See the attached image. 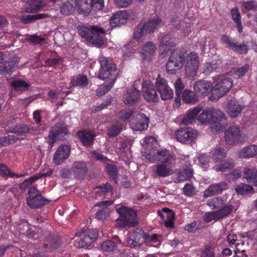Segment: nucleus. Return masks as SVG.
Segmentation results:
<instances>
[{"instance_id": "dca6fc26", "label": "nucleus", "mask_w": 257, "mask_h": 257, "mask_svg": "<svg viewBox=\"0 0 257 257\" xmlns=\"http://www.w3.org/2000/svg\"><path fill=\"white\" fill-rule=\"evenodd\" d=\"M225 140L227 144L231 145L236 141L244 139L246 137H242V134L240 133L239 127L236 126H232L228 128L224 132Z\"/></svg>"}, {"instance_id": "473e14b6", "label": "nucleus", "mask_w": 257, "mask_h": 257, "mask_svg": "<svg viewBox=\"0 0 257 257\" xmlns=\"http://www.w3.org/2000/svg\"><path fill=\"white\" fill-rule=\"evenodd\" d=\"M192 176L193 170L191 168H183L177 173V177L175 179V182L179 183L186 181L191 178Z\"/></svg>"}, {"instance_id": "49530a36", "label": "nucleus", "mask_w": 257, "mask_h": 257, "mask_svg": "<svg viewBox=\"0 0 257 257\" xmlns=\"http://www.w3.org/2000/svg\"><path fill=\"white\" fill-rule=\"evenodd\" d=\"M93 28L94 26L88 28L84 26H79L77 29L79 35L89 41L94 32Z\"/></svg>"}, {"instance_id": "1a4fd4ad", "label": "nucleus", "mask_w": 257, "mask_h": 257, "mask_svg": "<svg viewBox=\"0 0 257 257\" xmlns=\"http://www.w3.org/2000/svg\"><path fill=\"white\" fill-rule=\"evenodd\" d=\"M49 200L43 197L38 190L35 187H31L28 192L27 198V205L31 208H38L48 204Z\"/></svg>"}, {"instance_id": "f704fd0d", "label": "nucleus", "mask_w": 257, "mask_h": 257, "mask_svg": "<svg viewBox=\"0 0 257 257\" xmlns=\"http://www.w3.org/2000/svg\"><path fill=\"white\" fill-rule=\"evenodd\" d=\"M87 76L84 74H78L72 78L71 84L74 87H84L88 84Z\"/></svg>"}, {"instance_id": "39448f33", "label": "nucleus", "mask_w": 257, "mask_h": 257, "mask_svg": "<svg viewBox=\"0 0 257 257\" xmlns=\"http://www.w3.org/2000/svg\"><path fill=\"white\" fill-rule=\"evenodd\" d=\"M75 236H78L76 240L78 244V247H87L94 242L97 238L98 230L96 229L83 228L81 232L76 234Z\"/></svg>"}, {"instance_id": "a18cd8bd", "label": "nucleus", "mask_w": 257, "mask_h": 257, "mask_svg": "<svg viewBox=\"0 0 257 257\" xmlns=\"http://www.w3.org/2000/svg\"><path fill=\"white\" fill-rule=\"evenodd\" d=\"M235 190L237 194L241 195L254 193L252 186L245 183L240 184L235 188Z\"/></svg>"}, {"instance_id": "393cba45", "label": "nucleus", "mask_w": 257, "mask_h": 257, "mask_svg": "<svg viewBox=\"0 0 257 257\" xmlns=\"http://www.w3.org/2000/svg\"><path fill=\"white\" fill-rule=\"evenodd\" d=\"M77 136L83 145L87 146L91 145L95 136V133L89 130H83L77 133Z\"/></svg>"}, {"instance_id": "79ce46f5", "label": "nucleus", "mask_w": 257, "mask_h": 257, "mask_svg": "<svg viewBox=\"0 0 257 257\" xmlns=\"http://www.w3.org/2000/svg\"><path fill=\"white\" fill-rule=\"evenodd\" d=\"M47 175V173L43 174H37L25 180L20 185V189L22 191H25L31 185H32L36 180L42 177V176H46Z\"/></svg>"}, {"instance_id": "ddd939ff", "label": "nucleus", "mask_w": 257, "mask_h": 257, "mask_svg": "<svg viewBox=\"0 0 257 257\" xmlns=\"http://www.w3.org/2000/svg\"><path fill=\"white\" fill-rule=\"evenodd\" d=\"M143 95L144 98L153 102L159 101V98L157 94L154 84L151 81L144 80L142 84Z\"/></svg>"}, {"instance_id": "3c124183", "label": "nucleus", "mask_w": 257, "mask_h": 257, "mask_svg": "<svg viewBox=\"0 0 257 257\" xmlns=\"http://www.w3.org/2000/svg\"><path fill=\"white\" fill-rule=\"evenodd\" d=\"M11 85L17 91L24 90L29 87V85L23 80H15L12 82Z\"/></svg>"}, {"instance_id": "864d4df0", "label": "nucleus", "mask_w": 257, "mask_h": 257, "mask_svg": "<svg viewBox=\"0 0 257 257\" xmlns=\"http://www.w3.org/2000/svg\"><path fill=\"white\" fill-rule=\"evenodd\" d=\"M74 11L73 6L69 3H65L60 7V12L62 15L65 16L70 15Z\"/></svg>"}, {"instance_id": "bf43d9fd", "label": "nucleus", "mask_w": 257, "mask_h": 257, "mask_svg": "<svg viewBox=\"0 0 257 257\" xmlns=\"http://www.w3.org/2000/svg\"><path fill=\"white\" fill-rule=\"evenodd\" d=\"M92 10L94 11L102 10L104 7L103 0H90Z\"/></svg>"}, {"instance_id": "4468645a", "label": "nucleus", "mask_w": 257, "mask_h": 257, "mask_svg": "<svg viewBox=\"0 0 257 257\" xmlns=\"http://www.w3.org/2000/svg\"><path fill=\"white\" fill-rule=\"evenodd\" d=\"M149 119L144 114H138L130 122L131 128L135 131H142L148 127Z\"/></svg>"}, {"instance_id": "680f3d73", "label": "nucleus", "mask_w": 257, "mask_h": 257, "mask_svg": "<svg viewBox=\"0 0 257 257\" xmlns=\"http://www.w3.org/2000/svg\"><path fill=\"white\" fill-rule=\"evenodd\" d=\"M34 6L31 7V8H28L26 10V12L28 13H36L37 12L45 6V4L42 3V1H41L40 3H35Z\"/></svg>"}, {"instance_id": "052dcab7", "label": "nucleus", "mask_w": 257, "mask_h": 257, "mask_svg": "<svg viewBox=\"0 0 257 257\" xmlns=\"http://www.w3.org/2000/svg\"><path fill=\"white\" fill-rule=\"evenodd\" d=\"M204 220L206 222H209L213 220L219 219L216 211L206 213L204 216Z\"/></svg>"}, {"instance_id": "f257e3e1", "label": "nucleus", "mask_w": 257, "mask_h": 257, "mask_svg": "<svg viewBox=\"0 0 257 257\" xmlns=\"http://www.w3.org/2000/svg\"><path fill=\"white\" fill-rule=\"evenodd\" d=\"M198 120L203 124H209L212 132L221 131L227 124V117L221 110L214 107L205 109L198 115Z\"/></svg>"}, {"instance_id": "ea45409f", "label": "nucleus", "mask_w": 257, "mask_h": 257, "mask_svg": "<svg viewBox=\"0 0 257 257\" xmlns=\"http://www.w3.org/2000/svg\"><path fill=\"white\" fill-rule=\"evenodd\" d=\"M17 67L18 65L16 62H14L12 61L6 62L2 66H0V71L2 74L10 75Z\"/></svg>"}, {"instance_id": "f8f14e48", "label": "nucleus", "mask_w": 257, "mask_h": 257, "mask_svg": "<svg viewBox=\"0 0 257 257\" xmlns=\"http://www.w3.org/2000/svg\"><path fill=\"white\" fill-rule=\"evenodd\" d=\"M198 133L190 128H185L177 131L175 136L178 141L182 143H191L196 138Z\"/></svg>"}, {"instance_id": "de8ad7c7", "label": "nucleus", "mask_w": 257, "mask_h": 257, "mask_svg": "<svg viewBox=\"0 0 257 257\" xmlns=\"http://www.w3.org/2000/svg\"><path fill=\"white\" fill-rule=\"evenodd\" d=\"M225 203V201L222 198L217 197L209 199L207 202V205L211 209H218L222 207Z\"/></svg>"}, {"instance_id": "aec40b11", "label": "nucleus", "mask_w": 257, "mask_h": 257, "mask_svg": "<svg viewBox=\"0 0 257 257\" xmlns=\"http://www.w3.org/2000/svg\"><path fill=\"white\" fill-rule=\"evenodd\" d=\"M93 29L94 32L89 42L100 47L105 44V40L103 35L105 34V31L104 29L98 26H94Z\"/></svg>"}, {"instance_id": "e2e57ef3", "label": "nucleus", "mask_w": 257, "mask_h": 257, "mask_svg": "<svg viewBox=\"0 0 257 257\" xmlns=\"http://www.w3.org/2000/svg\"><path fill=\"white\" fill-rule=\"evenodd\" d=\"M106 169L112 177L115 178L117 174V169L116 166L112 164H108L106 166Z\"/></svg>"}, {"instance_id": "2eb2a0df", "label": "nucleus", "mask_w": 257, "mask_h": 257, "mask_svg": "<svg viewBox=\"0 0 257 257\" xmlns=\"http://www.w3.org/2000/svg\"><path fill=\"white\" fill-rule=\"evenodd\" d=\"M71 147L69 145L62 144L55 152L53 161L56 165L61 164L70 156Z\"/></svg>"}, {"instance_id": "a211bd4d", "label": "nucleus", "mask_w": 257, "mask_h": 257, "mask_svg": "<svg viewBox=\"0 0 257 257\" xmlns=\"http://www.w3.org/2000/svg\"><path fill=\"white\" fill-rule=\"evenodd\" d=\"M67 133L68 130L65 127H62L61 123L56 124L50 130L48 136L49 144H53L57 139H60Z\"/></svg>"}, {"instance_id": "c85d7f7f", "label": "nucleus", "mask_w": 257, "mask_h": 257, "mask_svg": "<svg viewBox=\"0 0 257 257\" xmlns=\"http://www.w3.org/2000/svg\"><path fill=\"white\" fill-rule=\"evenodd\" d=\"M141 97V91L135 87L128 89L124 103L127 105H132L137 102Z\"/></svg>"}, {"instance_id": "09e8293b", "label": "nucleus", "mask_w": 257, "mask_h": 257, "mask_svg": "<svg viewBox=\"0 0 257 257\" xmlns=\"http://www.w3.org/2000/svg\"><path fill=\"white\" fill-rule=\"evenodd\" d=\"M122 128V125L120 122L111 125L108 129L107 135L109 137H114L120 134Z\"/></svg>"}, {"instance_id": "603ef678", "label": "nucleus", "mask_w": 257, "mask_h": 257, "mask_svg": "<svg viewBox=\"0 0 257 257\" xmlns=\"http://www.w3.org/2000/svg\"><path fill=\"white\" fill-rule=\"evenodd\" d=\"M220 208V209L216 211L219 219L229 214L233 209V206L231 205H227L225 206H223Z\"/></svg>"}, {"instance_id": "4c0bfd02", "label": "nucleus", "mask_w": 257, "mask_h": 257, "mask_svg": "<svg viewBox=\"0 0 257 257\" xmlns=\"http://www.w3.org/2000/svg\"><path fill=\"white\" fill-rule=\"evenodd\" d=\"M183 101L187 103L194 104L198 100L196 93L190 90L185 89L182 95Z\"/></svg>"}, {"instance_id": "a878e982", "label": "nucleus", "mask_w": 257, "mask_h": 257, "mask_svg": "<svg viewBox=\"0 0 257 257\" xmlns=\"http://www.w3.org/2000/svg\"><path fill=\"white\" fill-rule=\"evenodd\" d=\"M127 15L125 11H119L111 17L109 24L112 27H118L126 22Z\"/></svg>"}, {"instance_id": "c03bdc74", "label": "nucleus", "mask_w": 257, "mask_h": 257, "mask_svg": "<svg viewBox=\"0 0 257 257\" xmlns=\"http://www.w3.org/2000/svg\"><path fill=\"white\" fill-rule=\"evenodd\" d=\"M97 189L98 190L96 193L98 196L103 197L107 195L112 196L113 194V188L109 183H106L103 186H98Z\"/></svg>"}, {"instance_id": "423d86ee", "label": "nucleus", "mask_w": 257, "mask_h": 257, "mask_svg": "<svg viewBox=\"0 0 257 257\" xmlns=\"http://www.w3.org/2000/svg\"><path fill=\"white\" fill-rule=\"evenodd\" d=\"M233 84V80L230 78H225L219 80L212 88V96L210 99H218L222 97L231 88Z\"/></svg>"}, {"instance_id": "774afa93", "label": "nucleus", "mask_w": 257, "mask_h": 257, "mask_svg": "<svg viewBox=\"0 0 257 257\" xmlns=\"http://www.w3.org/2000/svg\"><path fill=\"white\" fill-rule=\"evenodd\" d=\"M249 66L245 65L240 68H238L234 70V73L238 77L243 76L245 73L248 70Z\"/></svg>"}, {"instance_id": "6ab92c4d", "label": "nucleus", "mask_w": 257, "mask_h": 257, "mask_svg": "<svg viewBox=\"0 0 257 257\" xmlns=\"http://www.w3.org/2000/svg\"><path fill=\"white\" fill-rule=\"evenodd\" d=\"M212 84L205 80H200L195 83L194 91L197 96H206L211 91Z\"/></svg>"}, {"instance_id": "c9c22d12", "label": "nucleus", "mask_w": 257, "mask_h": 257, "mask_svg": "<svg viewBox=\"0 0 257 257\" xmlns=\"http://www.w3.org/2000/svg\"><path fill=\"white\" fill-rule=\"evenodd\" d=\"M202 109V107L199 105L189 109L187 112L186 117L183 120V123L186 125L192 123Z\"/></svg>"}, {"instance_id": "58836bf2", "label": "nucleus", "mask_w": 257, "mask_h": 257, "mask_svg": "<svg viewBox=\"0 0 257 257\" xmlns=\"http://www.w3.org/2000/svg\"><path fill=\"white\" fill-rule=\"evenodd\" d=\"M219 165H216L212 169L216 172H225L233 168L234 163L232 159H227L225 161L220 162Z\"/></svg>"}, {"instance_id": "13d9d810", "label": "nucleus", "mask_w": 257, "mask_h": 257, "mask_svg": "<svg viewBox=\"0 0 257 257\" xmlns=\"http://www.w3.org/2000/svg\"><path fill=\"white\" fill-rule=\"evenodd\" d=\"M198 160L199 162L198 165L203 168L205 170L208 169V163L210 161L209 156L205 154L202 155L198 157Z\"/></svg>"}, {"instance_id": "412c9836", "label": "nucleus", "mask_w": 257, "mask_h": 257, "mask_svg": "<svg viewBox=\"0 0 257 257\" xmlns=\"http://www.w3.org/2000/svg\"><path fill=\"white\" fill-rule=\"evenodd\" d=\"M143 230L141 228H136L130 233L126 237L127 243L131 246H139L143 244Z\"/></svg>"}, {"instance_id": "f3484780", "label": "nucleus", "mask_w": 257, "mask_h": 257, "mask_svg": "<svg viewBox=\"0 0 257 257\" xmlns=\"http://www.w3.org/2000/svg\"><path fill=\"white\" fill-rule=\"evenodd\" d=\"M229 116L235 118L241 113L243 106L234 98L226 101L224 107Z\"/></svg>"}, {"instance_id": "0eeeda50", "label": "nucleus", "mask_w": 257, "mask_h": 257, "mask_svg": "<svg viewBox=\"0 0 257 257\" xmlns=\"http://www.w3.org/2000/svg\"><path fill=\"white\" fill-rule=\"evenodd\" d=\"M199 66V61L197 54L190 52L186 58L185 66L186 76L189 79H193L197 75Z\"/></svg>"}, {"instance_id": "9b49d317", "label": "nucleus", "mask_w": 257, "mask_h": 257, "mask_svg": "<svg viewBox=\"0 0 257 257\" xmlns=\"http://www.w3.org/2000/svg\"><path fill=\"white\" fill-rule=\"evenodd\" d=\"M175 160L172 153L165 149H162V177L169 176L173 173Z\"/></svg>"}, {"instance_id": "72a5a7b5", "label": "nucleus", "mask_w": 257, "mask_h": 257, "mask_svg": "<svg viewBox=\"0 0 257 257\" xmlns=\"http://www.w3.org/2000/svg\"><path fill=\"white\" fill-rule=\"evenodd\" d=\"M243 177L248 183H252L254 185L257 178V170L253 167L246 166L244 168Z\"/></svg>"}, {"instance_id": "6e6d98bb", "label": "nucleus", "mask_w": 257, "mask_h": 257, "mask_svg": "<svg viewBox=\"0 0 257 257\" xmlns=\"http://www.w3.org/2000/svg\"><path fill=\"white\" fill-rule=\"evenodd\" d=\"M220 41L226 47L231 50L233 49V46L235 43L232 38L227 35H222L220 38Z\"/></svg>"}, {"instance_id": "2f4dec72", "label": "nucleus", "mask_w": 257, "mask_h": 257, "mask_svg": "<svg viewBox=\"0 0 257 257\" xmlns=\"http://www.w3.org/2000/svg\"><path fill=\"white\" fill-rule=\"evenodd\" d=\"M162 211L164 213L163 214L162 213V217L166 218L164 221L165 226L169 228H174V212L172 210L166 207L162 208Z\"/></svg>"}, {"instance_id": "69168bd1", "label": "nucleus", "mask_w": 257, "mask_h": 257, "mask_svg": "<svg viewBox=\"0 0 257 257\" xmlns=\"http://www.w3.org/2000/svg\"><path fill=\"white\" fill-rule=\"evenodd\" d=\"M232 50L240 54H245L247 52V46L245 44L237 45L235 43Z\"/></svg>"}, {"instance_id": "bb28decb", "label": "nucleus", "mask_w": 257, "mask_h": 257, "mask_svg": "<svg viewBox=\"0 0 257 257\" xmlns=\"http://www.w3.org/2000/svg\"><path fill=\"white\" fill-rule=\"evenodd\" d=\"M142 57L144 60L149 61L156 52V46L152 42H146L142 48Z\"/></svg>"}, {"instance_id": "37998d69", "label": "nucleus", "mask_w": 257, "mask_h": 257, "mask_svg": "<svg viewBox=\"0 0 257 257\" xmlns=\"http://www.w3.org/2000/svg\"><path fill=\"white\" fill-rule=\"evenodd\" d=\"M173 95V90L169 86L166 80L162 79V99H171Z\"/></svg>"}, {"instance_id": "338daca9", "label": "nucleus", "mask_w": 257, "mask_h": 257, "mask_svg": "<svg viewBox=\"0 0 257 257\" xmlns=\"http://www.w3.org/2000/svg\"><path fill=\"white\" fill-rule=\"evenodd\" d=\"M133 111L131 109L122 110L119 113V118L122 120H125L132 115Z\"/></svg>"}, {"instance_id": "7ed1b4c3", "label": "nucleus", "mask_w": 257, "mask_h": 257, "mask_svg": "<svg viewBox=\"0 0 257 257\" xmlns=\"http://www.w3.org/2000/svg\"><path fill=\"white\" fill-rule=\"evenodd\" d=\"M161 19L158 16H155L153 19L148 22L139 24L135 30L134 38L139 41L144 37H145L152 33H154L157 29Z\"/></svg>"}, {"instance_id": "e433bc0d", "label": "nucleus", "mask_w": 257, "mask_h": 257, "mask_svg": "<svg viewBox=\"0 0 257 257\" xmlns=\"http://www.w3.org/2000/svg\"><path fill=\"white\" fill-rule=\"evenodd\" d=\"M75 5L80 13L88 14L92 10L89 0H76Z\"/></svg>"}, {"instance_id": "9d476101", "label": "nucleus", "mask_w": 257, "mask_h": 257, "mask_svg": "<svg viewBox=\"0 0 257 257\" xmlns=\"http://www.w3.org/2000/svg\"><path fill=\"white\" fill-rule=\"evenodd\" d=\"M142 145L144 148H146L150 150L149 153L147 155L149 157V160L155 163L159 161L161 158V151L159 150H156L158 146V143L156 139L153 137H146L142 143Z\"/></svg>"}, {"instance_id": "7c9ffc66", "label": "nucleus", "mask_w": 257, "mask_h": 257, "mask_svg": "<svg viewBox=\"0 0 257 257\" xmlns=\"http://www.w3.org/2000/svg\"><path fill=\"white\" fill-rule=\"evenodd\" d=\"M212 159L215 163L221 162L226 158L227 152L221 147H216L211 151Z\"/></svg>"}, {"instance_id": "a19ab883", "label": "nucleus", "mask_w": 257, "mask_h": 257, "mask_svg": "<svg viewBox=\"0 0 257 257\" xmlns=\"http://www.w3.org/2000/svg\"><path fill=\"white\" fill-rule=\"evenodd\" d=\"M121 241L117 237L116 240H107L101 244V248L102 250L106 251H113L117 248L118 243H121Z\"/></svg>"}, {"instance_id": "5fc2aeb1", "label": "nucleus", "mask_w": 257, "mask_h": 257, "mask_svg": "<svg viewBox=\"0 0 257 257\" xmlns=\"http://www.w3.org/2000/svg\"><path fill=\"white\" fill-rule=\"evenodd\" d=\"M108 83L100 86L96 90L97 96H102L107 93L113 86L114 83L107 82Z\"/></svg>"}, {"instance_id": "b1692460", "label": "nucleus", "mask_w": 257, "mask_h": 257, "mask_svg": "<svg viewBox=\"0 0 257 257\" xmlns=\"http://www.w3.org/2000/svg\"><path fill=\"white\" fill-rule=\"evenodd\" d=\"M227 184L224 182L211 185L204 192V197H208L218 194L227 188Z\"/></svg>"}, {"instance_id": "8fccbe9b", "label": "nucleus", "mask_w": 257, "mask_h": 257, "mask_svg": "<svg viewBox=\"0 0 257 257\" xmlns=\"http://www.w3.org/2000/svg\"><path fill=\"white\" fill-rule=\"evenodd\" d=\"M202 227V223L200 221H196L186 225L184 229L190 232H194Z\"/></svg>"}, {"instance_id": "f03ea898", "label": "nucleus", "mask_w": 257, "mask_h": 257, "mask_svg": "<svg viewBox=\"0 0 257 257\" xmlns=\"http://www.w3.org/2000/svg\"><path fill=\"white\" fill-rule=\"evenodd\" d=\"M98 62L100 65L98 78L102 80H105L107 82L114 83L117 77V71L115 65L111 63L103 55L99 57Z\"/></svg>"}, {"instance_id": "cd10ccee", "label": "nucleus", "mask_w": 257, "mask_h": 257, "mask_svg": "<svg viewBox=\"0 0 257 257\" xmlns=\"http://www.w3.org/2000/svg\"><path fill=\"white\" fill-rule=\"evenodd\" d=\"M72 170L76 177L82 179L88 171L86 163L84 162H76L73 164Z\"/></svg>"}, {"instance_id": "c756f323", "label": "nucleus", "mask_w": 257, "mask_h": 257, "mask_svg": "<svg viewBox=\"0 0 257 257\" xmlns=\"http://www.w3.org/2000/svg\"><path fill=\"white\" fill-rule=\"evenodd\" d=\"M239 158L248 159L257 155V145H250L243 147L238 153Z\"/></svg>"}, {"instance_id": "0e129e2a", "label": "nucleus", "mask_w": 257, "mask_h": 257, "mask_svg": "<svg viewBox=\"0 0 257 257\" xmlns=\"http://www.w3.org/2000/svg\"><path fill=\"white\" fill-rule=\"evenodd\" d=\"M176 89V94L177 96L180 97L184 88V85L181 78H178L174 84Z\"/></svg>"}, {"instance_id": "5701e85b", "label": "nucleus", "mask_w": 257, "mask_h": 257, "mask_svg": "<svg viewBox=\"0 0 257 257\" xmlns=\"http://www.w3.org/2000/svg\"><path fill=\"white\" fill-rule=\"evenodd\" d=\"M222 64V60L218 57H215L211 61L204 63L202 71L205 75H209L218 69Z\"/></svg>"}, {"instance_id": "4be33fe9", "label": "nucleus", "mask_w": 257, "mask_h": 257, "mask_svg": "<svg viewBox=\"0 0 257 257\" xmlns=\"http://www.w3.org/2000/svg\"><path fill=\"white\" fill-rule=\"evenodd\" d=\"M113 203V201H104L96 204L95 206L102 207V208L99 209L96 213V218L101 220L106 219L110 212V209L108 208V206L112 205Z\"/></svg>"}, {"instance_id": "20e7f679", "label": "nucleus", "mask_w": 257, "mask_h": 257, "mask_svg": "<svg viewBox=\"0 0 257 257\" xmlns=\"http://www.w3.org/2000/svg\"><path fill=\"white\" fill-rule=\"evenodd\" d=\"M116 211L119 214L117 220L122 222L120 226L134 227L137 224V213L131 208L122 206L116 208Z\"/></svg>"}, {"instance_id": "4d7b16f0", "label": "nucleus", "mask_w": 257, "mask_h": 257, "mask_svg": "<svg viewBox=\"0 0 257 257\" xmlns=\"http://www.w3.org/2000/svg\"><path fill=\"white\" fill-rule=\"evenodd\" d=\"M31 131H33V127L26 124L17 125L14 128L15 133L20 134H25L31 132Z\"/></svg>"}, {"instance_id": "6e6552de", "label": "nucleus", "mask_w": 257, "mask_h": 257, "mask_svg": "<svg viewBox=\"0 0 257 257\" xmlns=\"http://www.w3.org/2000/svg\"><path fill=\"white\" fill-rule=\"evenodd\" d=\"M185 54L180 50L174 51L166 64V70L171 74H174L180 69L183 64Z\"/></svg>"}]
</instances>
